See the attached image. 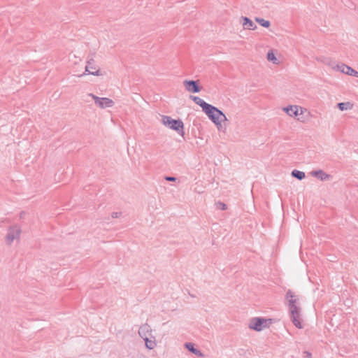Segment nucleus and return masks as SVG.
<instances>
[{"instance_id":"423d86ee","label":"nucleus","mask_w":358,"mask_h":358,"mask_svg":"<svg viewBox=\"0 0 358 358\" xmlns=\"http://www.w3.org/2000/svg\"><path fill=\"white\" fill-rule=\"evenodd\" d=\"M273 324V320L261 317H253L249 320L248 327L255 331H262L268 329Z\"/></svg>"},{"instance_id":"aec40b11","label":"nucleus","mask_w":358,"mask_h":358,"mask_svg":"<svg viewBox=\"0 0 358 358\" xmlns=\"http://www.w3.org/2000/svg\"><path fill=\"white\" fill-rule=\"evenodd\" d=\"M292 176L299 180H302L306 177L305 173L299 170H293Z\"/></svg>"},{"instance_id":"7ed1b4c3","label":"nucleus","mask_w":358,"mask_h":358,"mask_svg":"<svg viewBox=\"0 0 358 358\" xmlns=\"http://www.w3.org/2000/svg\"><path fill=\"white\" fill-rule=\"evenodd\" d=\"M203 112L219 131L222 129V122L228 120L227 116L220 109L211 104Z\"/></svg>"},{"instance_id":"1a4fd4ad","label":"nucleus","mask_w":358,"mask_h":358,"mask_svg":"<svg viewBox=\"0 0 358 358\" xmlns=\"http://www.w3.org/2000/svg\"><path fill=\"white\" fill-rule=\"evenodd\" d=\"M183 85L185 90L190 93H197L201 91L197 81L185 80L183 81Z\"/></svg>"},{"instance_id":"20e7f679","label":"nucleus","mask_w":358,"mask_h":358,"mask_svg":"<svg viewBox=\"0 0 358 358\" xmlns=\"http://www.w3.org/2000/svg\"><path fill=\"white\" fill-rule=\"evenodd\" d=\"M161 123L166 128L175 131L182 137L185 135L184 123L178 119L175 120L169 115H161Z\"/></svg>"},{"instance_id":"6e6552de","label":"nucleus","mask_w":358,"mask_h":358,"mask_svg":"<svg viewBox=\"0 0 358 358\" xmlns=\"http://www.w3.org/2000/svg\"><path fill=\"white\" fill-rule=\"evenodd\" d=\"M88 96L92 98L95 105L101 109L112 108L115 105L114 101L110 98L99 97L91 93Z\"/></svg>"},{"instance_id":"9d476101","label":"nucleus","mask_w":358,"mask_h":358,"mask_svg":"<svg viewBox=\"0 0 358 358\" xmlns=\"http://www.w3.org/2000/svg\"><path fill=\"white\" fill-rule=\"evenodd\" d=\"M240 22L245 30L254 31L257 29V26L254 22L248 17L241 16L240 17Z\"/></svg>"},{"instance_id":"ddd939ff","label":"nucleus","mask_w":358,"mask_h":358,"mask_svg":"<svg viewBox=\"0 0 358 358\" xmlns=\"http://www.w3.org/2000/svg\"><path fill=\"white\" fill-rule=\"evenodd\" d=\"M146 348L148 350H153L157 346V341L155 337L152 335L151 337L143 338Z\"/></svg>"},{"instance_id":"f03ea898","label":"nucleus","mask_w":358,"mask_h":358,"mask_svg":"<svg viewBox=\"0 0 358 358\" xmlns=\"http://www.w3.org/2000/svg\"><path fill=\"white\" fill-rule=\"evenodd\" d=\"M282 110L289 117L301 123L306 122L308 120L307 117L312 116L310 111L308 108L296 104H289L282 108Z\"/></svg>"},{"instance_id":"6ab92c4d","label":"nucleus","mask_w":358,"mask_h":358,"mask_svg":"<svg viewBox=\"0 0 358 358\" xmlns=\"http://www.w3.org/2000/svg\"><path fill=\"white\" fill-rule=\"evenodd\" d=\"M255 20L262 27L264 28H268L271 26V22L269 20H265L262 17H256Z\"/></svg>"},{"instance_id":"9b49d317","label":"nucleus","mask_w":358,"mask_h":358,"mask_svg":"<svg viewBox=\"0 0 358 358\" xmlns=\"http://www.w3.org/2000/svg\"><path fill=\"white\" fill-rule=\"evenodd\" d=\"M84 74L85 75H93V76H99L101 75L100 69L99 68H97L96 66H95L94 65L93 62L91 61L87 62V65L85 66Z\"/></svg>"},{"instance_id":"4468645a","label":"nucleus","mask_w":358,"mask_h":358,"mask_svg":"<svg viewBox=\"0 0 358 358\" xmlns=\"http://www.w3.org/2000/svg\"><path fill=\"white\" fill-rule=\"evenodd\" d=\"M340 111H349L353 109L354 104L351 101L341 102L337 104Z\"/></svg>"},{"instance_id":"dca6fc26","label":"nucleus","mask_w":358,"mask_h":358,"mask_svg":"<svg viewBox=\"0 0 358 358\" xmlns=\"http://www.w3.org/2000/svg\"><path fill=\"white\" fill-rule=\"evenodd\" d=\"M266 59L272 62L273 64H279L280 61L276 57L275 55V51L273 50H269L266 53Z\"/></svg>"},{"instance_id":"f8f14e48","label":"nucleus","mask_w":358,"mask_h":358,"mask_svg":"<svg viewBox=\"0 0 358 358\" xmlns=\"http://www.w3.org/2000/svg\"><path fill=\"white\" fill-rule=\"evenodd\" d=\"M138 335L143 339L147 337H151L152 335V330L148 324H144L139 327Z\"/></svg>"},{"instance_id":"5701e85b","label":"nucleus","mask_w":358,"mask_h":358,"mask_svg":"<svg viewBox=\"0 0 358 358\" xmlns=\"http://www.w3.org/2000/svg\"><path fill=\"white\" fill-rule=\"evenodd\" d=\"M119 216H120V213H113L112 214V217H113V218H117V217H118Z\"/></svg>"},{"instance_id":"412c9836","label":"nucleus","mask_w":358,"mask_h":358,"mask_svg":"<svg viewBox=\"0 0 358 358\" xmlns=\"http://www.w3.org/2000/svg\"><path fill=\"white\" fill-rule=\"evenodd\" d=\"M165 180H167V181L173 182V181L176 180V178L175 177L166 176L165 178Z\"/></svg>"},{"instance_id":"f257e3e1","label":"nucleus","mask_w":358,"mask_h":358,"mask_svg":"<svg viewBox=\"0 0 358 358\" xmlns=\"http://www.w3.org/2000/svg\"><path fill=\"white\" fill-rule=\"evenodd\" d=\"M285 297L287 301V306L292 323L296 328L302 329L301 308L300 307L298 296L295 295L292 290H288Z\"/></svg>"},{"instance_id":"b1692460","label":"nucleus","mask_w":358,"mask_h":358,"mask_svg":"<svg viewBox=\"0 0 358 358\" xmlns=\"http://www.w3.org/2000/svg\"><path fill=\"white\" fill-rule=\"evenodd\" d=\"M220 205H221V206H222V210H225V209L227 208V206H226V204H224V203H221Z\"/></svg>"},{"instance_id":"4be33fe9","label":"nucleus","mask_w":358,"mask_h":358,"mask_svg":"<svg viewBox=\"0 0 358 358\" xmlns=\"http://www.w3.org/2000/svg\"><path fill=\"white\" fill-rule=\"evenodd\" d=\"M304 354L306 355L305 358H312V355L308 352H305Z\"/></svg>"},{"instance_id":"2eb2a0df","label":"nucleus","mask_w":358,"mask_h":358,"mask_svg":"<svg viewBox=\"0 0 358 358\" xmlns=\"http://www.w3.org/2000/svg\"><path fill=\"white\" fill-rule=\"evenodd\" d=\"M311 175L320 179L322 181L327 180L330 178V176L322 170L313 171L311 172Z\"/></svg>"},{"instance_id":"a211bd4d","label":"nucleus","mask_w":358,"mask_h":358,"mask_svg":"<svg viewBox=\"0 0 358 358\" xmlns=\"http://www.w3.org/2000/svg\"><path fill=\"white\" fill-rule=\"evenodd\" d=\"M185 348L187 349H188L191 352H192L193 354L200 357H203V354L198 349L195 348H194V345L192 343H185Z\"/></svg>"},{"instance_id":"0eeeda50","label":"nucleus","mask_w":358,"mask_h":358,"mask_svg":"<svg viewBox=\"0 0 358 358\" xmlns=\"http://www.w3.org/2000/svg\"><path fill=\"white\" fill-rule=\"evenodd\" d=\"M331 69L335 71L358 78V71L343 62L332 63Z\"/></svg>"},{"instance_id":"39448f33","label":"nucleus","mask_w":358,"mask_h":358,"mask_svg":"<svg viewBox=\"0 0 358 358\" xmlns=\"http://www.w3.org/2000/svg\"><path fill=\"white\" fill-rule=\"evenodd\" d=\"M22 234V227L17 224L10 225L6 229V233L4 236V243L8 246H11L14 243H17L20 241Z\"/></svg>"},{"instance_id":"f3484780","label":"nucleus","mask_w":358,"mask_h":358,"mask_svg":"<svg viewBox=\"0 0 358 358\" xmlns=\"http://www.w3.org/2000/svg\"><path fill=\"white\" fill-rule=\"evenodd\" d=\"M191 99L194 101L195 103L199 105L202 108L203 111H204L210 105L199 96H191Z\"/></svg>"}]
</instances>
